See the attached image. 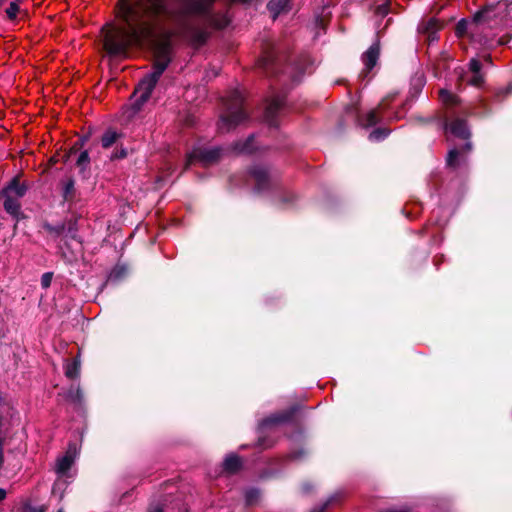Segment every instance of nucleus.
Instances as JSON below:
<instances>
[{
  "label": "nucleus",
  "instance_id": "nucleus-24",
  "mask_svg": "<svg viewBox=\"0 0 512 512\" xmlns=\"http://www.w3.org/2000/svg\"><path fill=\"white\" fill-rule=\"evenodd\" d=\"M459 151L457 149H451L448 153L447 164L450 167H455L458 163Z\"/></svg>",
  "mask_w": 512,
  "mask_h": 512
},
{
  "label": "nucleus",
  "instance_id": "nucleus-5",
  "mask_svg": "<svg viewBox=\"0 0 512 512\" xmlns=\"http://www.w3.org/2000/svg\"><path fill=\"white\" fill-rule=\"evenodd\" d=\"M220 152L221 150L219 148H196L188 155L186 166H189L196 161L201 162L203 165L210 164L219 158Z\"/></svg>",
  "mask_w": 512,
  "mask_h": 512
},
{
  "label": "nucleus",
  "instance_id": "nucleus-33",
  "mask_svg": "<svg viewBox=\"0 0 512 512\" xmlns=\"http://www.w3.org/2000/svg\"><path fill=\"white\" fill-rule=\"evenodd\" d=\"M6 497V491L4 489H0V501L5 499Z\"/></svg>",
  "mask_w": 512,
  "mask_h": 512
},
{
  "label": "nucleus",
  "instance_id": "nucleus-1",
  "mask_svg": "<svg viewBox=\"0 0 512 512\" xmlns=\"http://www.w3.org/2000/svg\"><path fill=\"white\" fill-rule=\"evenodd\" d=\"M215 0H138L130 5L127 0L119 1V16L122 26H111L103 30L104 48L111 56H126L132 46L152 43L157 30L166 23L174 24L195 45H201L208 37L205 29L188 25L190 17H201L216 28L229 24L226 15L213 16L210 9Z\"/></svg>",
  "mask_w": 512,
  "mask_h": 512
},
{
  "label": "nucleus",
  "instance_id": "nucleus-40",
  "mask_svg": "<svg viewBox=\"0 0 512 512\" xmlns=\"http://www.w3.org/2000/svg\"><path fill=\"white\" fill-rule=\"evenodd\" d=\"M14 2H17L18 4L22 2V0H15Z\"/></svg>",
  "mask_w": 512,
  "mask_h": 512
},
{
  "label": "nucleus",
  "instance_id": "nucleus-8",
  "mask_svg": "<svg viewBox=\"0 0 512 512\" xmlns=\"http://www.w3.org/2000/svg\"><path fill=\"white\" fill-rule=\"evenodd\" d=\"M284 99L280 96L274 97L267 105L265 110V120L269 123V125H276L275 117L277 113L283 108Z\"/></svg>",
  "mask_w": 512,
  "mask_h": 512
},
{
  "label": "nucleus",
  "instance_id": "nucleus-14",
  "mask_svg": "<svg viewBox=\"0 0 512 512\" xmlns=\"http://www.w3.org/2000/svg\"><path fill=\"white\" fill-rule=\"evenodd\" d=\"M27 186L21 183L18 179H13L10 184L4 189V194L15 195L16 198H20L25 195Z\"/></svg>",
  "mask_w": 512,
  "mask_h": 512
},
{
  "label": "nucleus",
  "instance_id": "nucleus-31",
  "mask_svg": "<svg viewBox=\"0 0 512 512\" xmlns=\"http://www.w3.org/2000/svg\"><path fill=\"white\" fill-rule=\"evenodd\" d=\"M376 14L381 15V16L387 15L388 14V4L385 3L382 5H379L376 9Z\"/></svg>",
  "mask_w": 512,
  "mask_h": 512
},
{
  "label": "nucleus",
  "instance_id": "nucleus-7",
  "mask_svg": "<svg viewBox=\"0 0 512 512\" xmlns=\"http://www.w3.org/2000/svg\"><path fill=\"white\" fill-rule=\"evenodd\" d=\"M441 23L435 18L422 20L418 25V33L425 35L431 43L437 40V32L441 29Z\"/></svg>",
  "mask_w": 512,
  "mask_h": 512
},
{
  "label": "nucleus",
  "instance_id": "nucleus-38",
  "mask_svg": "<svg viewBox=\"0 0 512 512\" xmlns=\"http://www.w3.org/2000/svg\"><path fill=\"white\" fill-rule=\"evenodd\" d=\"M115 274V271H112V273L110 274V277H113Z\"/></svg>",
  "mask_w": 512,
  "mask_h": 512
},
{
  "label": "nucleus",
  "instance_id": "nucleus-36",
  "mask_svg": "<svg viewBox=\"0 0 512 512\" xmlns=\"http://www.w3.org/2000/svg\"><path fill=\"white\" fill-rule=\"evenodd\" d=\"M485 60H486L487 62H490V57H489V56H487V57L485 58Z\"/></svg>",
  "mask_w": 512,
  "mask_h": 512
},
{
  "label": "nucleus",
  "instance_id": "nucleus-32",
  "mask_svg": "<svg viewBox=\"0 0 512 512\" xmlns=\"http://www.w3.org/2000/svg\"><path fill=\"white\" fill-rule=\"evenodd\" d=\"M286 420V417L283 416V415H277V416H274V417H271V418H268L266 420L267 423L269 422H273V423H278V422H282V421H285Z\"/></svg>",
  "mask_w": 512,
  "mask_h": 512
},
{
  "label": "nucleus",
  "instance_id": "nucleus-30",
  "mask_svg": "<svg viewBox=\"0 0 512 512\" xmlns=\"http://www.w3.org/2000/svg\"><path fill=\"white\" fill-rule=\"evenodd\" d=\"M272 62H273L272 56L268 55L259 60V65L264 69H268V67L272 64Z\"/></svg>",
  "mask_w": 512,
  "mask_h": 512
},
{
  "label": "nucleus",
  "instance_id": "nucleus-9",
  "mask_svg": "<svg viewBox=\"0 0 512 512\" xmlns=\"http://www.w3.org/2000/svg\"><path fill=\"white\" fill-rule=\"evenodd\" d=\"M251 178L257 191H263L269 184L268 171L263 167H255L251 171Z\"/></svg>",
  "mask_w": 512,
  "mask_h": 512
},
{
  "label": "nucleus",
  "instance_id": "nucleus-34",
  "mask_svg": "<svg viewBox=\"0 0 512 512\" xmlns=\"http://www.w3.org/2000/svg\"><path fill=\"white\" fill-rule=\"evenodd\" d=\"M465 147H466L468 150H470V148H471L470 143H466V144H465Z\"/></svg>",
  "mask_w": 512,
  "mask_h": 512
},
{
  "label": "nucleus",
  "instance_id": "nucleus-39",
  "mask_svg": "<svg viewBox=\"0 0 512 512\" xmlns=\"http://www.w3.org/2000/svg\"><path fill=\"white\" fill-rule=\"evenodd\" d=\"M115 274V271H112V273L110 274V277H113Z\"/></svg>",
  "mask_w": 512,
  "mask_h": 512
},
{
  "label": "nucleus",
  "instance_id": "nucleus-4",
  "mask_svg": "<svg viewBox=\"0 0 512 512\" xmlns=\"http://www.w3.org/2000/svg\"><path fill=\"white\" fill-rule=\"evenodd\" d=\"M243 101L242 92L238 89L231 91L225 99L226 112L220 117L218 123V129L221 132L229 131L247 118L243 109Z\"/></svg>",
  "mask_w": 512,
  "mask_h": 512
},
{
  "label": "nucleus",
  "instance_id": "nucleus-13",
  "mask_svg": "<svg viewBox=\"0 0 512 512\" xmlns=\"http://www.w3.org/2000/svg\"><path fill=\"white\" fill-rule=\"evenodd\" d=\"M481 29V26L473 25V20L471 22L466 21L465 19L460 20L455 27V34L457 37H463L468 32L474 36Z\"/></svg>",
  "mask_w": 512,
  "mask_h": 512
},
{
  "label": "nucleus",
  "instance_id": "nucleus-41",
  "mask_svg": "<svg viewBox=\"0 0 512 512\" xmlns=\"http://www.w3.org/2000/svg\"><path fill=\"white\" fill-rule=\"evenodd\" d=\"M58 512H63V510H62V509H60V510H58Z\"/></svg>",
  "mask_w": 512,
  "mask_h": 512
},
{
  "label": "nucleus",
  "instance_id": "nucleus-42",
  "mask_svg": "<svg viewBox=\"0 0 512 512\" xmlns=\"http://www.w3.org/2000/svg\"><path fill=\"white\" fill-rule=\"evenodd\" d=\"M159 512V511H158Z\"/></svg>",
  "mask_w": 512,
  "mask_h": 512
},
{
  "label": "nucleus",
  "instance_id": "nucleus-11",
  "mask_svg": "<svg viewBox=\"0 0 512 512\" xmlns=\"http://www.w3.org/2000/svg\"><path fill=\"white\" fill-rule=\"evenodd\" d=\"M480 71L481 63L477 59H471L469 63V72L472 73V76L467 80V82L475 87L481 86L483 83V76Z\"/></svg>",
  "mask_w": 512,
  "mask_h": 512
},
{
  "label": "nucleus",
  "instance_id": "nucleus-3",
  "mask_svg": "<svg viewBox=\"0 0 512 512\" xmlns=\"http://www.w3.org/2000/svg\"><path fill=\"white\" fill-rule=\"evenodd\" d=\"M512 19V1L501 0L495 4H488L473 17V25L485 28H498Z\"/></svg>",
  "mask_w": 512,
  "mask_h": 512
},
{
  "label": "nucleus",
  "instance_id": "nucleus-37",
  "mask_svg": "<svg viewBox=\"0 0 512 512\" xmlns=\"http://www.w3.org/2000/svg\"><path fill=\"white\" fill-rule=\"evenodd\" d=\"M115 274V271H112V273L110 274V277H113Z\"/></svg>",
  "mask_w": 512,
  "mask_h": 512
},
{
  "label": "nucleus",
  "instance_id": "nucleus-26",
  "mask_svg": "<svg viewBox=\"0 0 512 512\" xmlns=\"http://www.w3.org/2000/svg\"><path fill=\"white\" fill-rule=\"evenodd\" d=\"M246 501L248 504H253L259 497V492L256 489H250L245 494Z\"/></svg>",
  "mask_w": 512,
  "mask_h": 512
},
{
  "label": "nucleus",
  "instance_id": "nucleus-21",
  "mask_svg": "<svg viewBox=\"0 0 512 512\" xmlns=\"http://www.w3.org/2000/svg\"><path fill=\"white\" fill-rule=\"evenodd\" d=\"M119 134L114 130H107L102 138H101V144L104 148L111 147L119 138Z\"/></svg>",
  "mask_w": 512,
  "mask_h": 512
},
{
  "label": "nucleus",
  "instance_id": "nucleus-23",
  "mask_svg": "<svg viewBox=\"0 0 512 512\" xmlns=\"http://www.w3.org/2000/svg\"><path fill=\"white\" fill-rule=\"evenodd\" d=\"M388 134H389L388 129L378 128V129L373 130L369 134V139L371 141H380V140H383L384 138H386L388 136Z\"/></svg>",
  "mask_w": 512,
  "mask_h": 512
},
{
  "label": "nucleus",
  "instance_id": "nucleus-10",
  "mask_svg": "<svg viewBox=\"0 0 512 512\" xmlns=\"http://www.w3.org/2000/svg\"><path fill=\"white\" fill-rule=\"evenodd\" d=\"M447 129L456 137L462 138V139H468L470 136L469 129L467 127L466 121L462 119H455L450 123V125H447Z\"/></svg>",
  "mask_w": 512,
  "mask_h": 512
},
{
  "label": "nucleus",
  "instance_id": "nucleus-16",
  "mask_svg": "<svg viewBox=\"0 0 512 512\" xmlns=\"http://www.w3.org/2000/svg\"><path fill=\"white\" fill-rule=\"evenodd\" d=\"M6 198L4 201V209L7 213L13 217H18L20 214V203L18 198H14L12 195L5 194Z\"/></svg>",
  "mask_w": 512,
  "mask_h": 512
},
{
  "label": "nucleus",
  "instance_id": "nucleus-27",
  "mask_svg": "<svg viewBox=\"0 0 512 512\" xmlns=\"http://www.w3.org/2000/svg\"><path fill=\"white\" fill-rule=\"evenodd\" d=\"M89 161H90V159H89L88 152L83 151V152H81V154L79 155V157L77 159V165L82 168H85L88 165Z\"/></svg>",
  "mask_w": 512,
  "mask_h": 512
},
{
  "label": "nucleus",
  "instance_id": "nucleus-15",
  "mask_svg": "<svg viewBox=\"0 0 512 512\" xmlns=\"http://www.w3.org/2000/svg\"><path fill=\"white\" fill-rule=\"evenodd\" d=\"M74 461V455L71 450H68L65 455L60 457L56 463V471L58 474L66 473Z\"/></svg>",
  "mask_w": 512,
  "mask_h": 512
},
{
  "label": "nucleus",
  "instance_id": "nucleus-19",
  "mask_svg": "<svg viewBox=\"0 0 512 512\" xmlns=\"http://www.w3.org/2000/svg\"><path fill=\"white\" fill-rule=\"evenodd\" d=\"M224 469L229 473L236 472L241 467V460L236 455H229L224 460Z\"/></svg>",
  "mask_w": 512,
  "mask_h": 512
},
{
  "label": "nucleus",
  "instance_id": "nucleus-2",
  "mask_svg": "<svg viewBox=\"0 0 512 512\" xmlns=\"http://www.w3.org/2000/svg\"><path fill=\"white\" fill-rule=\"evenodd\" d=\"M170 54L171 46L168 40L155 45L153 70L139 82L133 94V106L136 110L140 109V107L149 99L158 79L171 60Z\"/></svg>",
  "mask_w": 512,
  "mask_h": 512
},
{
  "label": "nucleus",
  "instance_id": "nucleus-25",
  "mask_svg": "<svg viewBox=\"0 0 512 512\" xmlns=\"http://www.w3.org/2000/svg\"><path fill=\"white\" fill-rule=\"evenodd\" d=\"M19 12V5L17 2H11L9 7L6 9L7 17L10 20H14Z\"/></svg>",
  "mask_w": 512,
  "mask_h": 512
},
{
  "label": "nucleus",
  "instance_id": "nucleus-17",
  "mask_svg": "<svg viewBox=\"0 0 512 512\" xmlns=\"http://www.w3.org/2000/svg\"><path fill=\"white\" fill-rule=\"evenodd\" d=\"M288 0H271L268 3V9L273 14V18L275 19L278 14L288 8Z\"/></svg>",
  "mask_w": 512,
  "mask_h": 512
},
{
  "label": "nucleus",
  "instance_id": "nucleus-18",
  "mask_svg": "<svg viewBox=\"0 0 512 512\" xmlns=\"http://www.w3.org/2000/svg\"><path fill=\"white\" fill-rule=\"evenodd\" d=\"M62 185V195L64 200L70 201L74 197L75 192V183L71 178H67L61 182Z\"/></svg>",
  "mask_w": 512,
  "mask_h": 512
},
{
  "label": "nucleus",
  "instance_id": "nucleus-6",
  "mask_svg": "<svg viewBox=\"0 0 512 512\" xmlns=\"http://www.w3.org/2000/svg\"><path fill=\"white\" fill-rule=\"evenodd\" d=\"M386 110H387L386 100H383L377 108L369 111L366 114V116L364 118L360 119L359 121L362 126L369 127V126H373L376 123H378L380 121V119H388V118L398 119V118H400V116H398V115H395V116L388 115Z\"/></svg>",
  "mask_w": 512,
  "mask_h": 512
},
{
  "label": "nucleus",
  "instance_id": "nucleus-35",
  "mask_svg": "<svg viewBox=\"0 0 512 512\" xmlns=\"http://www.w3.org/2000/svg\"><path fill=\"white\" fill-rule=\"evenodd\" d=\"M418 81H419V85H422V84H423V81H422V79H421V78H419V79H418Z\"/></svg>",
  "mask_w": 512,
  "mask_h": 512
},
{
  "label": "nucleus",
  "instance_id": "nucleus-28",
  "mask_svg": "<svg viewBox=\"0 0 512 512\" xmlns=\"http://www.w3.org/2000/svg\"><path fill=\"white\" fill-rule=\"evenodd\" d=\"M254 141V137L251 136L250 138H248V140L246 141L245 144H243L239 149L240 152H243V153H251L253 152L254 148L252 146V142Z\"/></svg>",
  "mask_w": 512,
  "mask_h": 512
},
{
  "label": "nucleus",
  "instance_id": "nucleus-22",
  "mask_svg": "<svg viewBox=\"0 0 512 512\" xmlns=\"http://www.w3.org/2000/svg\"><path fill=\"white\" fill-rule=\"evenodd\" d=\"M439 98L441 102L445 105H456L459 101L456 95L450 93L446 89H441L439 91Z\"/></svg>",
  "mask_w": 512,
  "mask_h": 512
},
{
  "label": "nucleus",
  "instance_id": "nucleus-12",
  "mask_svg": "<svg viewBox=\"0 0 512 512\" xmlns=\"http://www.w3.org/2000/svg\"><path fill=\"white\" fill-rule=\"evenodd\" d=\"M378 57L379 45L375 43L362 56V61L367 71H370L376 65Z\"/></svg>",
  "mask_w": 512,
  "mask_h": 512
},
{
  "label": "nucleus",
  "instance_id": "nucleus-20",
  "mask_svg": "<svg viewBox=\"0 0 512 512\" xmlns=\"http://www.w3.org/2000/svg\"><path fill=\"white\" fill-rule=\"evenodd\" d=\"M80 373V361L78 359H74L72 362H69L65 366V375L70 378L74 379L78 377Z\"/></svg>",
  "mask_w": 512,
  "mask_h": 512
},
{
  "label": "nucleus",
  "instance_id": "nucleus-29",
  "mask_svg": "<svg viewBox=\"0 0 512 512\" xmlns=\"http://www.w3.org/2000/svg\"><path fill=\"white\" fill-rule=\"evenodd\" d=\"M52 273H44L41 277V286L46 289L51 285Z\"/></svg>",
  "mask_w": 512,
  "mask_h": 512
}]
</instances>
